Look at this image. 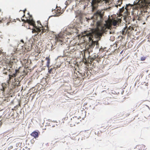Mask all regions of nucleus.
Here are the masks:
<instances>
[{"label":"nucleus","mask_w":150,"mask_h":150,"mask_svg":"<svg viewBox=\"0 0 150 150\" xmlns=\"http://www.w3.org/2000/svg\"><path fill=\"white\" fill-rule=\"evenodd\" d=\"M146 86H148V83H146Z\"/></svg>","instance_id":"obj_31"},{"label":"nucleus","mask_w":150,"mask_h":150,"mask_svg":"<svg viewBox=\"0 0 150 150\" xmlns=\"http://www.w3.org/2000/svg\"><path fill=\"white\" fill-rule=\"evenodd\" d=\"M133 6L132 5L130 4H126V7L124 8V6L123 7L121 8L120 9V13L121 15L124 14L123 19L127 22V18H129L128 17L126 16L129 14V10L131 9L132 7Z\"/></svg>","instance_id":"obj_3"},{"label":"nucleus","mask_w":150,"mask_h":150,"mask_svg":"<svg viewBox=\"0 0 150 150\" xmlns=\"http://www.w3.org/2000/svg\"><path fill=\"white\" fill-rule=\"evenodd\" d=\"M146 59V57H142L141 58V60L142 61H144Z\"/></svg>","instance_id":"obj_22"},{"label":"nucleus","mask_w":150,"mask_h":150,"mask_svg":"<svg viewBox=\"0 0 150 150\" xmlns=\"http://www.w3.org/2000/svg\"><path fill=\"white\" fill-rule=\"evenodd\" d=\"M17 76V74H13L11 75H9V79H11V77H15Z\"/></svg>","instance_id":"obj_19"},{"label":"nucleus","mask_w":150,"mask_h":150,"mask_svg":"<svg viewBox=\"0 0 150 150\" xmlns=\"http://www.w3.org/2000/svg\"><path fill=\"white\" fill-rule=\"evenodd\" d=\"M146 106L148 107V108H149V107L148 106H147V105H146Z\"/></svg>","instance_id":"obj_32"},{"label":"nucleus","mask_w":150,"mask_h":150,"mask_svg":"<svg viewBox=\"0 0 150 150\" xmlns=\"http://www.w3.org/2000/svg\"><path fill=\"white\" fill-rule=\"evenodd\" d=\"M24 47L25 50L28 51H30L31 49V46L30 44H28V47H27V45H24Z\"/></svg>","instance_id":"obj_15"},{"label":"nucleus","mask_w":150,"mask_h":150,"mask_svg":"<svg viewBox=\"0 0 150 150\" xmlns=\"http://www.w3.org/2000/svg\"><path fill=\"white\" fill-rule=\"evenodd\" d=\"M127 29L128 34H129L131 32V31L134 30V28H133V27H131V26H129L128 28L127 27Z\"/></svg>","instance_id":"obj_16"},{"label":"nucleus","mask_w":150,"mask_h":150,"mask_svg":"<svg viewBox=\"0 0 150 150\" xmlns=\"http://www.w3.org/2000/svg\"><path fill=\"white\" fill-rule=\"evenodd\" d=\"M22 43V44H24V41H23V40H21V41H20Z\"/></svg>","instance_id":"obj_28"},{"label":"nucleus","mask_w":150,"mask_h":150,"mask_svg":"<svg viewBox=\"0 0 150 150\" xmlns=\"http://www.w3.org/2000/svg\"><path fill=\"white\" fill-rule=\"evenodd\" d=\"M61 8L60 7L57 8L55 9L53 11L54 16H59L63 13V11L61 10Z\"/></svg>","instance_id":"obj_8"},{"label":"nucleus","mask_w":150,"mask_h":150,"mask_svg":"<svg viewBox=\"0 0 150 150\" xmlns=\"http://www.w3.org/2000/svg\"><path fill=\"white\" fill-rule=\"evenodd\" d=\"M75 40H74L73 42H75Z\"/></svg>","instance_id":"obj_33"},{"label":"nucleus","mask_w":150,"mask_h":150,"mask_svg":"<svg viewBox=\"0 0 150 150\" xmlns=\"http://www.w3.org/2000/svg\"><path fill=\"white\" fill-rule=\"evenodd\" d=\"M103 1H104L105 3L108 4L111 3V1H109V0H92L91 4L93 10H95L98 7V4L101 3Z\"/></svg>","instance_id":"obj_6"},{"label":"nucleus","mask_w":150,"mask_h":150,"mask_svg":"<svg viewBox=\"0 0 150 150\" xmlns=\"http://www.w3.org/2000/svg\"><path fill=\"white\" fill-rule=\"evenodd\" d=\"M137 14H135V18L137 20H140L141 19V17L142 16V11H137Z\"/></svg>","instance_id":"obj_10"},{"label":"nucleus","mask_w":150,"mask_h":150,"mask_svg":"<svg viewBox=\"0 0 150 150\" xmlns=\"http://www.w3.org/2000/svg\"><path fill=\"white\" fill-rule=\"evenodd\" d=\"M25 10H25L23 11V13H24V14L23 15V17H24L25 16Z\"/></svg>","instance_id":"obj_29"},{"label":"nucleus","mask_w":150,"mask_h":150,"mask_svg":"<svg viewBox=\"0 0 150 150\" xmlns=\"http://www.w3.org/2000/svg\"><path fill=\"white\" fill-rule=\"evenodd\" d=\"M96 60V61L98 62V63H99V62H100V59L99 58H97Z\"/></svg>","instance_id":"obj_26"},{"label":"nucleus","mask_w":150,"mask_h":150,"mask_svg":"<svg viewBox=\"0 0 150 150\" xmlns=\"http://www.w3.org/2000/svg\"><path fill=\"white\" fill-rule=\"evenodd\" d=\"M41 61H42V63H43L44 62V61L43 60H42Z\"/></svg>","instance_id":"obj_30"},{"label":"nucleus","mask_w":150,"mask_h":150,"mask_svg":"<svg viewBox=\"0 0 150 150\" xmlns=\"http://www.w3.org/2000/svg\"><path fill=\"white\" fill-rule=\"evenodd\" d=\"M30 135L31 136L34 137L35 138L38 137L39 135L38 132L36 131H34L32 132L31 134Z\"/></svg>","instance_id":"obj_13"},{"label":"nucleus","mask_w":150,"mask_h":150,"mask_svg":"<svg viewBox=\"0 0 150 150\" xmlns=\"http://www.w3.org/2000/svg\"><path fill=\"white\" fill-rule=\"evenodd\" d=\"M130 44L129 43H128V47L129 48H131L132 46V45H130Z\"/></svg>","instance_id":"obj_24"},{"label":"nucleus","mask_w":150,"mask_h":150,"mask_svg":"<svg viewBox=\"0 0 150 150\" xmlns=\"http://www.w3.org/2000/svg\"><path fill=\"white\" fill-rule=\"evenodd\" d=\"M104 12L102 9L99 10L95 13L92 17L93 21L94 24L96 23V28L93 29L92 33L88 31L85 32L84 36H87L89 41H93L92 39L93 36H94L95 37L97 38L101 36L102 33L107 31L108 30L110 29L111 25L116 26L117 25H119L121 22V19L119 18V16L114 19H110L106 21V24L102 25L101 23L103 20V16Z\"/></svg>","instance_id":"obj_1"},{"label":"nucleus","mask_w":150,"mask_h":150,"mask_svg":"<svg viewBox=\"0 0 150 150\" xmlns=\"http://www.w3.org/2000/svg\"><path fill=\"white\" fill-rule=\"evenodd\" d=\"M108 98H105V100H107Z\"/></svg>","instance_id":"obj_34"},{"label":"nucleus","mask_w":150,"mask_h":150,"mask_svg":"<svg viewBox=\"0 0 150 150\" xmlns=\"http://www.w3.org/2000/svg\"><path fill=\"white\" fill-rule=\"evenodd\" d=\"M67 31L61 32L57 35H55V40L57 42H59L62 45L63 42L64 40L67 41V39L69 38V36L71 34V33H67Z\"/></svg>","instance_id":"obj_2"},{"label":"nucleus","mask_w":150,"mask_h":150,"mask_svg":"<svg viewBox=\"0 0 150 150\" xmlns=\"http://www.w3.org/2000/svg\"><path fill=\"white\" fill-rule=\"evenodd\" d=\"M72 44L73 45V46H74V45H79V43H77V42H75V43H74V44Z\"/></svg>","instance_id":"obj_27"},{"label":"nucleus","mask_w":150,"mask_h":150,"mask_svg":"<svg viewBox=\"0 0 150 150\" xmlns=\"http://www.w3.org/2000/svg\"><path fill=\"white\" fill-rule=\"evenodd\" d=\"M21 20L22 21L24 22L25 23H27L29 24L32 25L33 26L34 28L33 29L32 32L33 33H36L35 35L36 36L37 35L38 33L40 32L41 31V29L39 28H41L40 26H39L38 27L36 26L35 22L32 20H30L29 19H27L26 20L21 18Z\"/></svg>","instance_id":"obj_4"},{"label":"nucleus","mask_w":150,"mask_h":150,"mask_svg":"<svg viewBox=\"0 0 150 150\" xmlns=\"http://www.w3.org/2000/svg\"><path fill=\"white\" fill-rule=\"evenodd\" d=\"M90 132L88 131H85L82 133L83 137L84 139L87 138L90 135Z\"/></svg>","instance_id":"obj_11"},{"label":"nucleus","mask_w":150,"mask_h":150,"mask_svg":"<svg viewBox=\"0 0 150 150\" xmlns=\"http://www.w3.org/2000/svg\"><path fill=\"white\" fill-rule=\"evenodd\" d=\"M19 73V69H16L15 70V74H17V73Z\"/></svg>","instance_id":"obj_23"},{"label":"nucleus","mask_w":150,"mask_h":150,"mask_svg":"<svg viewBox=\"0 0 150 150\" xmlns=\"http://www.w3.org/2000/svg\"><path fill=\"white\" fill-rule=\"evenodd\" d=\"M25 43L24 44H23L22 43H20L18 45V47H22V49H23V46L25 45Z\"/></svg>","instance_id":"obj_21"},{"label":"nucleus","mask_w":150,"mask_h":150,"mask_svg":"<svg viewBox=\"0 0 150 150\" xmlns=\"http://www.w3.org/2000/svg\"><path fill=\"white\" fill-rule=\"evenodd\" d=\"M81 121L80 119L76 117H75L71 119V121L70 122V125L71 126H75L76 125L79 123V122Z\"/></svg>","instance_id":"obj_7"},{"label":"nucleus","mask_w":150,"mask_h":150,"mask_svg":"<svg viewBox=\"0 0 150 150\" xmlns=\"http://www.w3.org/2000/svg\"><path fill=\"white\" fill-rule=\"evenodd\" d=\"M8 23H10V22H8V23H8Z\"/></svg>","instance_id":"obj_36"},{"label":"nucleus","mask_w":150,"mask_h":150,"mask_svg":"<svg viewBox=\"0 0 150 150\" xmlns=\"http://www.w3.org/2000/svg\"><path fill=\"white\" fill-rule=\"evenodd\" d=\"M53 70L52 68H51L48 71V72L49 73L51 74V72L52 71V70Z\"/></svg>","instance_id":"obj_25"},{"label":"nucleus","mask_w":150,"mask_h":150,"mask_svg":"<svg viewBox=\"0 0 150 150\" xmlns=\"http://www.w3.org/2000/svg\"><path fill=\"white\" fill-rule=\"evenodd\" d=\"M98 55L96 54H94L92 55V57L89 58L90 62L92 63L97 58Z\"/></svg>","instance_id":"obj_12"},{"label":"nucleus","mask_w":150,"mask_h":150,"mask_svg":"<svg viewBox=\"0 0 150 150\" xmlns=\"http://www.w3.org/2000/svg\"><path fill=\"white\" fill-rule=\"evenodd\" d=\"M117 1L118 2V3H117V4L116 6L117 7H118V6H120V5L122 3V0H118Z\"/></svg>","instance_id":"obj_20"},{"label":"nucleus","mask_w":150,"mask_h":150,"mask_svg":"<svg viewBox=\"0 0 150 150\" xmlns=\"http://www.w3.org/2000/svg\"><path fill=\"white\" fill-rule=\"evenodd\" d=\"M1 10L0 9V12H1Z\"/></svg>","instance_id":"obj_35"},{"label":"nucleus","mask_w":150,"mask_h":150,"mask_svg":"<svg viewBox=\"0 0 150 150\" xmlns=\"http://www.w3.org/2000/svg\"><path fill=\"white\" fill-rule=\"evenodd\" d=\"M139 149L141 150H145V146L144 145H141L139 146Z\"/></svg>","instance_id":"obj_18"},{"label":"nucleus","mask_w":150,"mask_h":150,"mask_svg":"<svg viewBox=\"0 0 150 150\" xmlns=\"http://www.w3.org/2000/svg\"><path fill=\"white\" fill-rule=\"evenodd\" d=\"M37 23L38 24H39L40 25V26L38 25V27L39 26H40L41 28H42L41 29V30H42L41 33L42 34L45 32H48V28L47 26L45 27L46 28H44V27L41 25V24L40 21H37ZM39 28H40V27Z\"/></svg>","instance_id":"obj_9"},{"label":"nucleus","mask_w":150,"mask_h":150,"mask_svg":"<svg viewBox=\"0 0 150 150\" xmlns=\"http://www.w3.org/2000/svg\"><path fill=\"white\" fill-rule=\"evenodd\" d=\"M127 33V27H125L122 30V34L125 35Z\"/></svg>","instance_id":"obj_17"},{"label":"nucleus","mask_w":150,"mask_h":150,"mask_svg":"<svg viewBox=\"0 0 150 150\" xmlns=\"http://www.w3.org/2000/svg\"><path fill=\"white\" fill-rule=\"evenodd\" d=\"M45 60L47 61L46 66L48 68H49L50 63V59L49 57H46L45 58Z\"/></svg>","instance_id":"obj_14"},{"label":"nucleus","mask_w":150,"mask_h":150,"mask_svg":"<svg viewBox=\"0 0 150 150\" xmlns=\"http://www.w3.org/2000/svg\"><path fill=\"white\" fill-rule=\"evenodd\" d=\"M134 3L138 5L140 8H146L149 5L150 6V0H136Z\"/></svg>","instance_id":"obj_5"}]
</instances>
